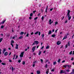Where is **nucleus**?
<instances>
[{
	"instance_id": "nucleus-1",
	"label": "nucleus",
	"mask_w": 74,
	"mask_h": 74,
	"mask_svg": "<svg viewBox=\"0 0 74 74\" xmlns=\"http://www.w3.org/2000/svg\"><path fill=\"white\" fill-rule=\"evenodd\" d=\"M64 67H65V68H66V67H68V68H70L71 66V65H63Z\"/></svg>"
},
{
	"instance_id": "nucleus-2",
	"label": "nucleus",
	"mask_w": 74,
	"mask_h": 74,
	"mask_svg": "<svg viewBox=\"0 0 74 74\" xmlns=\"http://www.w3.org/2000/svg\"><path fill=\"white\" fill-rule=\"evenodd\" d=\"M39 43V42L38 41H34V42L33 43V44L32 45H34L35 44H38V43Z\"/></svg>"
},
{
	"instance_id": "nucleus-3",
	"label": "nucleus",
	"mask_w": 74,
	"mask_h": 74,
	"mask_svg": "<svg viewBox=\"0 0 74 74\" xmlns=\"http://www.w3.org/2000/svg\"><path fill=\"white\" fill-rule=\"evenodd\" d=\"M49 25H51L52 24V23H53V21H52V20H51V19H50L49 21Z\"/></svg>"
},
{
	"instance_id": "nucleus-4",
	"label": "nucleus",
	"mask_w": 74,
	"mask_h": 74,
	"mask_svg": "<svg viewBox=\"0 0 74 74\" xmlns=\"http://www.w3.org/2000/svg\"><path fill=\"white\" fill-rule=\"evenodd\" d=\"M11 45H12V47H14V45H13V44H14V40H12L11 41Z\"/></svg>"
},
{
	"instance_id": "nucleus-5",
	"label": "nucleus",
	"mask_w": 74,
	"mask_h": 74,
	"mask_svg": "<svg viewBox=\"0 0 74 74\" xmlns=\"http://www.w3.org/2000/svg\"><path fill=\"white\" fill-rule=\"evenodd\" d=\"M66 73V71L64 70H61L60 72V74H62V73Z\"/></svg>"
},
{
	"instance_id": "nucleus-6",
	"label": "nucleus",
	"mask_w": 74,
	"mask_h": 74,
	"mask_svg": "<svg viewBox=\"0 0 74 74\" xmlns=\"http://www.w3.org/2000/svg\"><path fill=\"white\" fill-rule=\"evenodd\" d=\"M23 54H24V52H21L20 56L21 57H23Z\"/></svg>"
},
{
	"instance_id": "nucleus-7",
	"label": "nucleus",
	"mask_w": 74,
	"mask_h": 74,
	"mask_svg": "<svg viewBox=\"0 0 74 74\" xmlns=\"http://www.w3.org/2000/svg\"><path fill=\"white\" fill-rule=\"evenodd\" d=\"M70 42H68V44H67L65 45V48H67V45L68 46H70Z\"/></svg>"
},
{
	"instance_id": "nucleus-8",
	"label": "nucleus",
	"mask_w": 74,
	"mask_h": 74,
	"mask_svg": "<svg viewBox=\"0 0 74 74\" xmlns=\"http://www.w3.org/2000/svg\"><path fill=\"white\" fill-rule=\"evenodd\" d=\"M36 47L34 46L32 47V51L33 52L34 51Z\"/></svg>"
},
{
	"instance_id": "nucleus-9",
	"label": "nucleus",
	"mask_w": 74,
	"mask_h": 74,
	"mask_svg": "<svg viewBox=\"0 0 74 74\" xmlns=\"http://www.w3.org/2000/svg\"><path fill=\"white\" fill-rule=\"evenodd\" d=\"M68 13H67V15H70V10H68L67 11Z\"/></svg>"
},
{
	"instance_id": "nucleus-10",
	"label": "nucleus",
	"mask_w": 74,
	"mask_h": 74,
	"mask_svg": "<svg viewBox=\"0 0 74 74\" xmlns=\"http://www.w3.org/2000/svg\"><path fill=\"white\" fill-rule=\"evenodd\" d=\"M68 20L69 21H70V20L71 18V16H70V15H69V16L68 15Z\"/></svg>"
},
{
	"instance_id": "nucleus-11",
	"label": "nucleus",
	"mask_w": 74,
	"mask_h": 74,
	"mask_svg": "<svg viewBox=\"0 0 74 74\" xmlns=\"http://www.w3.org/2000/svg\"><path fill=\"white\" fill-rule=\"evenodd\" d=\"M57 44L58 45H60V44H61V42H60V41H58L57 43Z\"/></svg>"
},
{
	"instance_id": "nucleus-12",
	"label": "nucleus",
	"mask_w": 74,
	"mask_h": 74,
	"mask_svg": "<svg viewBox=\"0 0 74 74\" xmlns=\"http://www.w3.org/2000/svg\"><path fill=\"white\" fill-rule=\"evenodd\" d=\"M16 46L15 47V49H18V45L17 44H16Z\"/></svg>"
},
{
	"instance_id": "nucleus-13",
	"label": "nucleus",
	"mask_w": 74,
	"mask_h": 74,
	"mask_svg": "<svg viewBox=\"0 0 74 74\" xmlns=\"http://www.w3.org/2000/svg\"><path fill=\"white\" fill-rule=\"evenodd\" d=\"M5 56H7L8 55V52H6L4 54Z\"/></svg>"
},
{
	"instance_id": "nucleus-14",
	"label": "nucleus",
	"mask_w": 74,
	"mask_h": 74,
	"mask_svg": "<svg viewBox=\"0 0 74 74\" xmlns=\"http://www.w3.org/2000/svg\"><path fill=\"white\" fill-rule=\"evenodd\" d=\"M49 73V69H47V71L46 72V73L47 74H48V73Z\"/></svg>"
},
{
	"instance_id": "nucleus-15",
	"label": "nucleus",
	"mask_w": 74,
	"mask_h": 74,
	"mask_svg": "<svg viewBox=\"0 0 74 74\" xmlns=\"http://www.w3.org/2000/svg\"><path fill=\"white\" fill-rule=\"evenodd\" d=\"M67 38V36H64V38L63 39V40H64L65 39H66V38Z\"/></svg>"
},
{
	"instance_id": "nucleus-16",
	"label": "nucleus",
	"mask_w": 74,
	"mask_h": 74,
	"mask_svg": "<svg viewBox=\"0 0 74 74\" xmlns=\"http://www.w3.org/2000/svg\"><path fill=\"white\" fill-rule=\"evenodd\" d=\"M37 74H40V71H37Z\"/></svg>"
},
{
	"instance_id": "nucleus-17",
	"label": "nucleus",
	"mask_w": 74,
	"mask_h": 74,
	"mask_svg": "<svg viewBox=\"0 0 74 74\" xmlns=\"http://www.w3.org/2000/svg\"><path fill=\"white\" fill-rule=\"evenodd\" d=\"M23 34H24V32H22L20 33L21 35H23Z\"/></svg>"
},
{
	"instance_id": "nucleus-18",
	"label": "nucleus",
	"mask_w": 74,
	"mask_h": 74,
	"mask_svg": "<svg viewBox=\"0 0 74 74\" xmlns=\"http://www.w3.org/2000/svg\"><path fill=\"white\" fill-rule=\"evenodd\" d=\"M56 36V35L55 34H53L51 36L52 37H55Z\"/></svg>"
},
{
	"instance_id": "nucleus-19",
	"label": "nucleus",
	"mask_w": 74,
	"mask_h": 74,
	"mask_svg": "<svg viewBox=\"0 0 74 74\" xmlns=\"http://www.w3.org/2000/svg\"><path fill=\"white\" fill-rule=\"evenodd\" d=\"M57 63H56V62H53V65H55Z\"/></svg>"
},
{
	"instance_id": "nucleus-20",
	"label": "nucleus",
	"mask_w": 74,
	"mask_h": 74,
	"mask_svg": "<svg viewBox=\"0 0 74 74\" xmlns=\"http://www.w3.org/2000/svg\"><path fill=\"white\" fill-rule=\"evenodd\" d=\"M5 22V20L3 21L1 23V24H4V22Z\"/></svg>"
},
{
	"instance_id": "nucleus-21",
	"label": "nucleus",
	"mask_w": 74,
	"mask_h": 74,
	"mask_svg": "<svg viewBox=\"0 0 74 74\" xmlns=\"http://www.w3.org/2000/svg\"><path fill=\"white\" fill-rule=\"evenodd\" d=\"M42 38H44V34H42Z\"/></svg>"
},
{
	"instance_id": "nucleus-22",
	"label": "nucleus",
	"mask_w": 74,
	"mask_h": 74,
	"mask_svg": "<svg viewBox=\"0 0 74 74\" xmlns=\"http://www.w3.org/2000/svg\"><path fill=\"white\" fill-rule=\"evenodd\" d=\"M60 60H61L60 59H59L58 61V63H60Z\"/></svg>"
},
{
	"instance_id": "nucleus-23",
	"label": "nucleus",
	"mask_w": 74,
	"mask_h": 74,
	"mask_svg": "<svg viewBox=\"0 0 74 74\" xmlns=\"http://www.w3.org/2000/svg\"><path fill=\"white\" fill-rule=\"evenodd\" d=\"M3 39L2 38H1L0 39V42H1V41H2V40H3Z\"/></svg>"
},
{
	"instance_id": "nucleus-24",
	"label": "nucleus",
	"mask_w": 74,
	"mask_h": 74,
	"mask_svg": "<svg viewBox=\"0 0 74 74\" xmlns=\"http://www.w3.org/2000/svg\"><path fill=\"white\" fill-rule=\"evenodd\" d=\"M48 34H51V31H49V32L48 33Z\"/></svg>"
},
{
	"instance_id": "nucleus-25",
	"label": "nucleus",
	"mask_w": 74,
	"mask_h": 74,
	"mask_svg": "<svg viewBox=\"0 0 74 74\" xmlns=\"http://www.w3.org/2000/svg\"><path fill=\"white\" fill-rule=\"evenodd\" d=\"M33 15V13H31L30 14V16H32Z\"/></svg>"
},
{
	"instance_id": "nucleus-26",
	"label": "nucleus",
	"mask_w": 74,
	"mask_h": 74,
	"mask_svg": "<svg viewBox=\"0 0 74 74\" xmlns=\"http://www.w3.org/2000/svg\"><path fill=\"white\" fill-rule=\"evenodd\" d=\"M23 38V36H21L20 37H19V39H21V38Z\"/></svg>"
},
{
	"instance_id": "nucleus-27",
	"label": "nucleus",
	"mask_w": 74,
	"mask_h": 74,
	"mask_svg": "<svg viewBox=\"0 0 74 74\" xmlns=\"http://www.w3.org/2000/svg\"><path fill=\"white\" fill-rule=\"evenodd\" d=\"M44 16H42L41 18L42 20L43 21H44Z\"/></svg>"
},
{
	"instance_id": "nucleus-28",
	"label": "nucleus",
	"mask_w": 74,
	"mask_h": 74,
	"mask_svg": "<svg viewBox=\"0 0 74 74\" xmlns=\"http://www.w3.org/2000/svg\"><path fill=\"white\" fill-rule=\"evenodd\" d=\"M1 64H2V65H5V63H4L2 62L1 63Z\"/></svg>"
},
{
	"instance_id": "nucleus-29",
	"label": "nucleus",
	"mask_w": 74,
	"mask_h": 74,
	"mask_svg": "<svg viewBox=\"0 0 74 74\" xmlns=\"http://www.w3.org/2000/svg\"><path fill=\"white\" fill-rule=\"evenodd\" d=\"M22 64H25V61H23L22 62Z\"/></svg>"
},
{
	"instance_id": "nucleus-30",
	"label": "nucleus",
	"mask_w": 74,
	"mask_h": 74,
	"mask_svg": "<svg viewBox=\"0 0 74 74\" xmlns=\"http://www.w3.org/2000/svg\"><path fill=\"white\" fill-rule=\"evenodd\" d=\"M49 48V46H47V47H46V49H48V48Z\"/></svg>"
},
{
	"instance_id": "nucleus-31",
	"label": "nucleus",
	"mask_w": 74,
	"mask_h": 74,
	"mask_svg": "<svg viewBox=\"0 0 74 74\" xmlns=\"http://www.w3.org/2000/svg\"><path fill=\"white\" fill-rule=\"evenodd\" d=\"M29 34H27V35L25 36V37H29Z\"/></svg>"
},
{
	"instance_id": "nucleus-32",
	"label": "nucleus",
	"mask_w": 74,
	"mask_h": 74,
	"mask_svg": "<svg viewBox=\"0 0 74 74\" xmlns=\"http://www.w3.org/2000/svg\"><path fill=\"white\" fill-rule=\"evenodd\" d=\"M40 61L42 63H43V60L42 59H40Z\"/></svg>"
},
{
	"instance_id": "nucleus-33",
	"label": "nucleus",
	"mask_w": 74,
	"mask_h": 74,
	"mask_svg": "<svg viewBox=\"0 0 74 74\" xmlns=\"http://www.w3.org/2000/svg\"><path fill=\"white\" fill-rule=\"evenodd\" d=\"M1 28V29H3L4 28V26L2 25Z\"/></svg>"
},
{
	"instance_id": "nucleus-34",
	"label": "nucleus",
	"mask_w": 74,
	"mask_h": 74,
	"mask_svg": "<svg viewBox=\"0 0 74 74\" xmlns=\"http://www.w3.org/2000/svg\"><path fill=\"white\" fill-rule=\"evenodd\" d=\"M38 33V32L37 31L36 33H35V34H37Z\"/></svg>"
},
{
	"instance_id": "nucleus-35",
	"label": "nucleus",
	"mask_w": 74,
	"mask_h": 74,
	"mask_svg": "<svg viewBox=\"0 0 74 74\" xmlns=\"http://www.w3.org/2000/svg\"><path fill=\"white\" fill-rule=\"evenodd\" d=\"M37 19H38V17H37L34 18V20H36Z\"/></svg>"
},
{
	"instance_id": "nucleus-36",
	"label": "nucleus",
	"mask_w": 74,
	"mask_h": 74,
	"mask_svg": "<svg viewBox=\"0 0 74 74\" xmlns=\"http://www.w3.org/2000/svg\"><path fill=\"white\" fill-rule=\"evenodd\" d=\"M55 24L56 25H58V22H56L55 23Z\"/></svg>"
},
{
	"instance_id": "nucleus-37",
	"label": "nucleus",
	"mask_w": 74,
	"mask_h": 74,
	"mask_svg": "<svg viewBox=\"0 0 74 74\" xmlns=\"http://www.w3.org/2000/svg\"><path fill=\"white\" fill-rule=\"evenodd\" d=\"M55 71V69H53L51 70V71Z\"/></svg>"
},
{
	"instance_id": "nucleus-38",
	"label": "nucleus",
	"mask_w": 74,
	"mask_h": 74,
	"mask_svg": "<svg viewBox=\"0 0 74 74\" xmlns=\"http://www.w3.org/2000/svg\"><path fill=\"white\" fill-rule=\"evenodd\" d=\"M72 51H71V52L69 53V54H70V55H71V54H72Z\"/></svg>"
},
{
	"instance_id": "nucleus-39",
	"label": "nucleus",
	"mask_w": 74,
	"mask_h": 74,
	"mask_svg": "<svg viewBox=\"0 0 74 74\" xmlns=\"http://www.w3.org/2000/svg\"><path fill=\"white\" fill-rule=\"evenodd\" d=\"M67 20H66L65 21V23H67Z\"/></svg>"
},
{
	"instance_id": "nucleus-40",
	"label": "nucleus",
	"mask_w": 74,
	"mask_h": 74,
	"mask_svg": "<svg viewBox=\"0 0 74 74\" xmlns=\"http://www.w3.org/2000/svg\"><path fill=\"white\" fill-rule=\"evenodd\" d=\"M41 51H40L39 53H38L39 55H40L41 54Z\"/></svg>"
},
{
	"instance_id": "nucleus-41",
	"label": "nucleus",
	"mask_w": 74,
	"mask_h": 74,
	"mask_svg": "<svg viewBox=\"0 0 74 74\" xmlns=\"http://www.w3.org/2000/svg\"><path fill=\"white\" fill-rule=\"evenodd\" d=\"M66 71L67 72H69V71H70V70H69V69H68V70H66Z\"/></svg>"
},
{
	"instance_id": "nucleus-42",
	"label": "nucleus",
	"mask_w": 74,
	"mask_h": 74,
	"mask_svg": "<svg viewBox=\"0 0 74 74\" xmlns=\"http://www.w3.org/2000/svg\"><path fill=\"white\" fill-rule=\"evenodd\" d=\"M21 60H19L18 61V63H21Z\"/></svg>"
},
{
	"instance_id": "nucleus-43",
	"label": "nucleus",
	"mask_w": 74,
	"mask_h": 74,
	"mask_svg": "<svg viewBox=\"0 0 74 74\" xmlns=\"http://www.w3.org/2000/svg\"><path fill=\"white\" fill-rule=\"evenodd\" d=\"M44 46H43L40 48V49H43V48H44Z\"/></svg>"
},
{
	"instance_id": "nucleus-44",
	"label": "nucleus",
	"mask_w": 74,
	"mask_h": 74,
	"mask_svg": "<svg viewBox=\"0 0 74 74\" xmlns=\"http://www.w3.org/2000/svg\"><path fill=\"white\" fill-rule=\"evenodd\" d=\"M36 61L33 62V64H35V63H36Z\"/></svg>"
},
{
	"instance_id": "nucleus-45",
	"label": "nucleus",
	"mask_w": 74,
	"mask_h": 74,
	"mask_svg": "<svg viewBox=\"0 0 74 74\" xmlns=\"http://www.w3.org/2000/svg\"><path fill=\"white\" fill-rule=\"evenodd\" d=\"M47 64H46L45 66V68H47Z\"/></svg>"
},
{
	"instance_id": "nucleus-46",
	"label": "nucleus",
	"mask_w": 74,
	"mask_h": 74,
	"mask_svg": "<svg viewBox=\"0 0 74 74\" xmlns=\"http://www.w3.org/2000/svg\"><path fill=\"white\" fill-rule=\"evenodd\" d=\"M18 55H16V58H15V59H17V58H18Z\"/></svg>"
},
{
	"instance_id": "nucleus-47",
	"label": "nucleus",
	"mask_w": 74,
	"mask_h": 74,
	"mask_svg": "<svg viewBox=\"0 0 74 74\" xmlns=\"http://www.w3.org/2000/svg\"><path fill=\"white\" fill-rule=\"evenodd\" d=\"M33 34H34V33L33 32H32L31 33V35H33Z\"/></svg>"
},
{
	"instance_id": "nucleus-48",
	"label": "nucleus",
	"mask_w": 74,
	"mask_h": 74,
	"mask_svg": "<svg viewBox=\"0 0 74 74\" xmlns=\"http://www.w3.org/2000/svg\"><path fill=\"white\" fill-rule=\"evenodd\" d=\"M40 14H41L40 13H39L38 14V16H40Z\"/></svg>"
},
{
	"instance_id": "nucleus-49",
	"label": "nucleus",
	"mask_w": 74,
	"mask_h": 74,
	"mask_svg": "<svg viewBox=\"0 0 74 74\" xmlns=\"http://www.w3.org/2000/svg\"><path fill=\"white\" fill-rule=\"evenodd\" d=\"M53 8H51L50 9V11H52V10H53Z\"/></svg>"
},
{
	"instance_id": "nucleus-50",
	"label": "nucleus",
	"mask_w": 74,
	"mask_h": 74,
	"mask_svg": "<svg viewBox=\"0 0 74 74\" xmlns=\"http://www.w3.org/2000/svg\"><path fill=\"white\" fill-rule=\"evenodd\" d=\"M9 62H12V60H9Z\"/></svg>"
},
{
	"instance_id": "nucleus-51",
	"label": "nucleus",
	"mask_w": 74,
	"mask_h": 74,
	"mask_svg": "<svg viewBox=\"0 0 74 74\" xmlns=\"http://www.w3.org/2000/svg\"><path fill=\"white\" fill-rule=\"evenodd\" d=\"M34 66H35V64H33V67H34Z\"/></svg>"
},
{
	"instance_id": "nucleus-52",
	"label": "nucleus",
	"mask_w": 74,
	"mask_h": 74,
	"mask_svg": "<svg viewBox=\"0 0 74 74\" xmlns=\"http://www.w3.org/2000/svg\"><path fill=\"white\" fill-rule=\"evenodd\" d=\"M64 62H65V60H64L62 61V63H64Z\"/></svg>"
},
{
	"instance_id": "nucleus-53",
	"label": "nucleus",
	"mask_w": 74,
	"mask_h": 74,
	"mask_svg": "<svg viewBox=\"0 0 74 74\" xmlns=\"http://www.w3.org/2000/svg\"><path fill=\"white\" fill-rule=\"evenodd\" d=\"M58 31V30H56L55 31V33H57V31Z\"/></svg>"
},
{
	"instance_id": "nucleus-54",
	"label": "nucleus",
	"mask_w": 74,
	"mask_h": 74,
	"mask_svg": "<svg viewBox=\"0 0 74 74\" xmlns=\"http://www.w3.org/2000/svg\"><path fill=\"white\" fill-rule=\"evenodd\" d=\"M32 18L31 17H29V19H32Z\"/></svg>"
},
{
	"instance_id": "nucleus-55",
	"label": "nucleus",
	"mask_w": 74,
	"mask_h": 74,
	"mask_svg": "<svg viewBox=\"0 0 74 74\" xmlns=\"http://www.w3.org/2000/svg\"><path fill=\"white\" fill-rule=\"evenodd\" d=\"M41 34V32H39V36H40V34Z\"/></svg>"
},
{
	"instance_id": "nucleus-56",
	"label": "nucleus",
	"mask_w": 74,
	"mask_h": 74,
	"mask_svg": "<svg viewBox=\"0 0 74 74\" xmlns=\"http://www.w3.org/2000/svg\"><path fill=\"white\" fill-rule=\"evenodd\" d=\"M12 71H14V68H13V67H12Z\"/></svg>"
},
{
	"instance_id": "nucleus-57",
	"label": "nucleus",
	"mask_w": 74,
	"mask_h": 74,
	"mask_svg": "<svg viewBox=\"0 0 74 74\" xmlns=\"http://www.w3.org/2000/svg\"><path fill=\"white\" fill-rule=\"evenodd\" d=\"M48 60H47L46 61V62H45V63H47V62H48Z\"/></svg>"
},
{
	"instance_id": "nucleus-58",
	"label": "nucleus",
	"mask_w": 74,
	"mask_h": 74,
	"mask_svg": "<svg viewBox=\"0 0 74 74\" xmlns=\"http://www.w3.org/2000/svg\"><path fill=\"white\" fill-rule=\"evenodd\" d=\"M47 8L46 9V12H47Z\"/></svg>"
},
{
	"instance_id": "nucleus-59",
	"label": "nucleus",
	"mask_w": 74,
	"mask_h": 74,
	"mask_svg": "<svg viewBox=\"0 0 74 74\" xmlns=\"http://www.w3.org/2000/svg\"><path fill=\"white\" fill-rule=\"evenodd\" d=\"M73 59H74V58H72L71 59V60H73Z\"/></svg>"
},
{
	"instance_id": "nucleus-60",
	"label": "nucleus",
	"mask_w": 74,
	"mask_h": 74,
	"mask_svg": "<svg viewBox=\"0 0 74 74\" xmlns=\"http://www.w3.org/2000/svg\"><path fill=\"white\" fill-rule=\"evenodd\" d=\"M36 11H33V13H34V14L35 12H36Z\"/></svg>"
},
{
	"instance_id": "nucleus-61",
	"label": "nucleus",
	"mask_w": 74,
	"mask_h": 74,
	"mask_svg": "<svg viewBox=\"0 0 74 74\" xmlns=\"http://www.w3.org/2000/svg\"><path fill=\"white\" fill-rule=\"evenodd\" d=\"M39 47V46H37L36 47V48H38V47Z\"/></svg>"
},
{
	"instance_id": "nucleus-62",
	"label": "nucleus",
	"mask_w": 74,
	"mask_h": 74,
	"mask_svg": "<svg viewBox=\"0 0 74 74\" xmlns=\"http://www.w3.org/2000/svg\"><path fill=\"white\" fill-rule=\"evenodd\" d=\"M15 36H14L13 38H12V39H14V38H15Z\"/></svg>"
},
{
	"instance_id": "nucleus-63",
	"label": "nucleus",
	"mask_w": 74,
	"mask_h": 74,
	"mask_svg": "<svg viewBox=\"0 0 74 74\" xmlns=\"http://www.w3.org/2000/svg\"><path fill=\"white\" fill-rule=\"evenodd\" d=\"M3 51L4 52H5V49H3Z\"/></svg>"
},
{
	"instance_id": "nucleus-64",
	"label": "nucleus",
	"mask_w": 74,
	"mask_h": 74,
	"mask_svg": "<svg viewBox=\"0 0 74 74\" xmlns=\"http://www.w3.org/2000/svg\"><path fill=\"white\" fill-rule=\"evenodd\" d=\"M72 71H73V73H74V69H73V70H72Z\"/></svg>"
}]
</instances>
